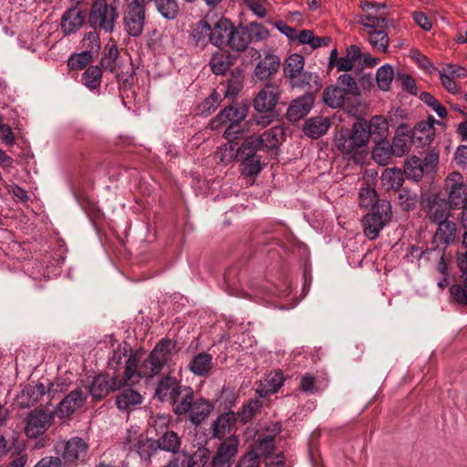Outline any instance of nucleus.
I'll return each mask as SVG.
<instances>
[{"instance_id": "052dcab7", "label": "nucleus", "mask_w": 467, "mask_h": 467, "mask_svg": "<svg viewBox=\"0 0 467 467\" xmlns=\"http://www.w3.org/2000/svg\"><path fill=\"white\" fill-rule=\"evenodd\" d=\"M450 293L457 303L467 306V277L463 278L462 285H453L451 286Z\"/></svg>"}, {"instance_id": "de8ad7c7", "label": "nucleus", "mask_w": 467, "mask_h": 467, "mask_svg": "<svg viewBox=\"0 0 467 467\" xmlns=\"http://www.w3.org/2000/svg\"><path fill=\"white\" fill-rule=\"evenodd\" d=\"M368 40L373 49L380 52L387 53L389 50V37L386 31H372L367 32Z\"/></svg>"}, {"instance_id": "6e6552de", "label": "nucleus", "mask_w": 467, "mask_h": 467, "mask_svg": "<svg viewBox=\"0 0 467 467\" xmlns=\"http://www.w3.org/2000/svg\"><path fill=\"white\" fill-rule=\"evenodd\" d=\"M254 140H243L237 150V155L240 156L242 162V174L245 177L256 176L262 171V158L257 154L259 150L254 146Z\"/></svg>"}, {"instance_id": "b1692460", "label": "nucleus", "mask_w": 467, "mask_h": 467, "mask_svg": "<svg viewBox=\"0 0 467 467\" xmlns=\"http://www.w3.org/2000/svg\"><path fill=\"white\" fill-rule=\"evenodd\" d=\"M189 42L199 50H203L211 43V26L206 20L201 19L193 26Z\"/></svg>"}, {"instance_id": "f704fd0d", "label": "nucleus", "mask_w": 467, "mask_h": 467, "mask_svg": "<svg viewBox=\"0 0 467 467\" xmlns=\"http://www.w3.org/2000/svg\"><path fill=\"white\" fill-rule=\"evenodd\" d=\"M157 447L160 451L176 455L182 447V438L173 431H166L157 439Z\"/></svg>"}, {"instance_id": "864d4df0", "label": "nucleus", "mask_w": 467, "mask_h": 467, "mask_svg": "<svg viewBox=\"0 0 467 467\" xmlns=\"http://www.w3.org/2000/svg\"><path fill=\"white\" fill-rule=\"evenodd\" d=\"M393 77L394 71L393 67L390 65L386 64L384 66H381L377 70L376 74L378 87L384 91L389 90L393 80Z\"/></svg>"}, {"instance_id": "4be33fe9", "label": "nucleus", "mask_w": 467, "mask_h": 467, "mask_svg": "<svg viewBox=\"0 0 467 467\" xmlns=\"http://www.w3.org/2000/svg\"><path fill=\"white\" fill-rule=\"evenodd\" d=\"M284 135V130L281 126H275L265 130L262 135H251L245 138L246 140H254V146L258 150H274L280 143V138Z\"/></svg>"}, {"instance_id": "f8f14e48", "label": "nucleus", "mask_w": 467, "mask_h": 467, "mask_svg": "<svg viewBox=\"0 0 467 467\" xmlns=\"http://www.w3.org/2000/svg\"><path fill=\"white\" fill-rule=\"evenodd\" d=\"M280 65L281 60L274 48L268 47L264 49V58L256 64L254 74L261 81L268 80L278 72Z\"/></svg>"}, {"instance_id": "c03bdc74", "label": "nucleus", "mask_w": 467, "mask_h": 467, "mask_svg": "<svg viewBox=\"0 0 467 467\" xmlns=\"http://www.w3.org/2000/svg\"><path fill=\"white\" fill-rule=\"evenodd\" d=\"M102 70L98 66L88 67L82 74V83L91 90L100 88Z\"/></svg>"}, {"instance_id": "2f4dec72", "label": "nucleus", "mask_w": 467, "mask_h": 467, "mask_svg": "<svg viewBox=\"0 0 467 467\" xmlns=\"http://www.w3.org/2000/svg\"><path fill=\"white\" fill-rule=\"evenodd\" d=\"M330 127V120L327 117L316 116L308 119L304 126V133L314 140L323 136Z\"/></svg>"}, {"instance_id": "13d9d810", "label": "nucleus", "mask_w": 467, "mask_h": 467, "mask_svg": "<svg viewBox=\"0 0 467 467\" xmlns=\"http://www.w3.org/2000/svg\"><path fill=\"white\" fill-rule=\"evenodd\" d=\"M92 57L89 51L74 54L68 58L67 66L71 70H81L91 62Z\"/></svg>"}, {"instance_id": "603ef678", "label": "nucleus", "mask_w": 467, "mask_h": 467, "mask_svg": "<svg viewBox=\"0 0 467 467\" xmlns=\"http://www.w3.org/2000/svg\"><path fill=\"white\" fill-rule=\"evenodd\" d=\"M361 25L366 32L386 31L388 21L385 17L368 14L361 18Z\"/></svg>"}, {"instance_id": "4c0bfd02", "label": "nucleus", "mask_w": 467, "mask_h": 467, "mask_svg": "<svg viewBox=\"0 0 467 467\" xmlns=\"http://www.w3.org/2000/svg\"><path fill=\"white\" fill-rule=\"evenodd\" d=\"M322 99L327 106L337 109L344 106L348 98L337 85H332L324 89Z\"/></svg>"}, {"instance_id": "680f3d73", "label": "nucleus", "mask_w": 467, "mask_h": 467, "mask_svg": "<svg viewBox=\"0 0 467 467\" xmlns=\"http://www.w3.org/2000/svg\"><path fill=\"white\" fill-rule=\"evenodd\" d=\"M261 461L258 457V452L254 450L247 451L240 457L234 467H260Z\"/></svg>"}, {"instance_id": "dca6fc26", "label": "nucleus", "mask_w": 467, "mask_h": 467, "mask_svg": "<svg viewBox=\"0 0 467 467\" xmlns=\"http://www.w3.org/2000/svg\"><path fill=\"white\" fill-rule=\"evenodd\" d=\"M123 20L125 30L130 36H140L145 25V8L128 5Z\"/></svg>"}, {"instance_id": "58836bf2", "label": "nucleus", "mask_w": 467, "mask_h": 467, "mask_svg": "<svg viewBox=\"0 0 467 467\" xmlns=\"http://www.w3.org/2000/svg\"><path fill=\"white\" fill-rule=\"evenodd\" d=\"M209 65L213 74L223 75L232 65L231 57L227 52L217 51L212 56Z\"/></svg>"}, {"instance_id": "20e7f679", "label": "nucleus", "mask_w": 467, "mask_h": 467, "mask_svg": "<svg viewBox=\"0 0 467 467\" xmlns=\"http://www.w3.org/2000/svg\"><path fill=\"white\" fill-rule=\"evenodd\" d=\"M118 16L117 8L107 0H95L89 10L88 23L95 30L112 32Z\"/></svg>"}, {"instance_id": "f03ea898", "label": "nucleus", "mask_w": 467, "mask_h": 467, "mask_svg": "<svg viewBox=\"0 0 467 467\" xmlns=\"http://www.w3.org/2000/svg\"><path fill=\"white\" fill-rule=\"evenodd\" d=\"M176 353V342L169 337L161 338L142 363V372L145 376L153 378L158 375L172 356Z\"/></svg>"}, {"instance_id": "338daca9", "label": "nucleus", "mask_w": 467, "mask_h": 467, "mask_svg": "<svg viewBox=\"0 0 467 467\" xmlns=\"http://www.w3.org/2000/svg\"><path fill=\"white\" fill-rule=\"evenodd\" d=\"M265 381L267 382V385L269 387L268 389L265 390V394L267 392L275 393L278 391V389L283 385V381H284L283 374L280 371H276V372H275L274 375H272V376L270 375L265 379Z\"/></svg>"}, {"instance_id": "774afa93", "label": "nucleus", "mask_w": 467, "mask_h": 467, "mask_svg": "<svg viewBox=\"0 0 467 467\" xmlns=\"http://www.w3.org/2000/svg\"><path fill=\"white\" fill-rule=\"evenodd\" d=\"M265 462L266 467H287L283 452L266 457V459H265Z\"/></svg>"}, {"instance_id": "0e129e2a", "label": "nucleus", "mask_w": 467, "mask_h": 467, "mask_svg": "<svg viewBox=\"0 0 467 467\" xmlns=\"http://www.w3.org/2000/svg\"><path fill=\"white\" fill-rule=\"evenodd\" d=\"M261 407V401L258 400H250L247 404L244 405L243 411L241 413L242 421L247 422L251 420L255 413L260 411Z\"/></svg>"}, {"instance_id": "f3484780", "label": "nucleus", "mask_w": 467, "mask_h": 467, "mask_svg": "<svg viewBox=\"0 0 467 467\" xmlns=\"http://www.w3.org/2000/svg\"><path fill=\"white\" fill-rule=\"evenodd\" d=\"M434 117L429 116L427 120L419 122L414 129L410 131L417 147H425L430 145L435 137Z\"/></svg>"}, {"instance_id": "ddd939ff", "label": "nucleus", "mask_w": 467, "mask_h": 467, "mask_svg": "<svg viewBox=\"0 0 467 467\" xmlns=\"http://www.w3.org/2000/svg\"><path fill=\"white\" fill-rule=\"evenodd\" d=\"M122 387L124 386L118 378L99 374L92 380L89 393L94 400H100L110 391L120 389Z\"/></svg>"}, {"instance_id": "473e14b6", "label": "nucleus", "mask_w": 467, "mask_h": 467, "mask_svg": "<svg viewBox=\"0 0 467 467\" xmlns=\"http://www.w3.org/2000/svg\"><path fill=\"white\" fill-rule=\"evenodd\" d=\"M235 421L236 417L233 411H229L218 416L212 424L213 437L219 440H223L226 438V434L230 433Z\"/></svg>"}, {"instance_id": "cd10ccee", "label": "nucleus", "mask_w": 467, "mask_h": 467, "mask_svg": "<svg viewBox=\"0 0 467 467\" xmlns=\"http://www.w3.org/2000/svg\"><path fill=\"white\" fill-rule=\"evenodd\" d=\"M420 208L426 217L432 223L438 222V190L434 187L425 190L421 193Z\"/></svg>"}, {"instance_id": "c756f323", "label": "nucleus", "mask_w": 467, "mask_h": 467, "mask_svg": "<svg viewBox=\"0 0 467 467\" xmlns=\"http://www.w3.org/2000/svg\"><path fill=\"white\" fill-rule=\"evenodd\" d=\"M142 400L143 397L139 391L128 388L116 396V406L119 410L129 412L140 405Z\"/></svg>"}, {"instance_id": "2eb2a0df", "label": "nucleus", "mask_w": 467, "mask_h": 467, "mask_svg": "<svg viewBox=\"0 0 467 467\" xmlns=\"http://www.w3.org/2000/svg\"><path fill=\"white\" fill-rule=\"evenodd\" d=\"M315 97L312 93H306L303 96L292 100L287 108L285 118L290 122H296L305 118L313 108Z\"/></svg>"}, {"instance_id": "412c9836", "label": "nucleus", "mask_w": 467, "mask_h": 467, "mask_svg": "<svg viewBox=\"0 0 467 467\" xmlns=\"http://www.w3.org/2000/svg\"><path fill=\"white\" fill-rule=\"evenodd\" d=\"M234 23L226 18L221 17L213 26H211V43L220 49L227 47L228 39L233 34Z\"/></svg>"}, {"instance_id": "3c124183", "label": "nucleus", "mask_w": 467, "mask_h": 467, "mask_svg": "<svg viewBox=\"0 0 467 467\" xmlns=\"http://www.w3.org/2000/svg\"><path fill=\"white\" fill-rule=\"evenodd\" d=\"M316 78H317V75L312 74L308 71H300L299 73L293 74L291 77H288L289 85L293 88L303 89L307 87H311V82H316Z\"/></svg>"}, {"instance_id": "e2e57ef3", "label": "nucleus", "mask_w": 467, "mask_h": 467, "mask_svg": "<svg viewBox=\"0 0 467 467\" xmlns=\"http://www.w3.org/2000/svg\"><path fill=\"white\" fill-rule=\"evenodd\" d=\"M82 47L90 54L98 51L100 47L99 34L96 31L87 33L82 39Z\"/></svg>"}, {"instance_id": "0eeeda50", "label": "nucleus", "mask_w": 467, "mask_h": 467, "mask_svg": "<svg viewBox=\"0 0 467 467\" xmlns=\"http://www.w3.org/2000/svg\"><path fill=\"white\" fill-rule=\"evenodd\" d=\"M239 439L235 435L224 438L211 454L210 467H231L239 451Z\"/></svg>"}, {"instance_id": "7c9ffc66", "label": "nucleus", "mask_w": 467, "mask_h": 467, "mask_svg": "<svg viewBox=\"0 0 467 467\" xmlns=\"http://www.w3.org/2000/svg\"><path fill=\"white\" fill-rule=\"evenodd\" d=\"M139 361L140 359L136 355H130L126 360L123 377L119 379L123 386L138 383L141 378H150L143 374L142 366L138 370Z\"/></svg>"}, {"instance_id": "e433bc0d", "label": "nucleus", "mask_w": 467, "mask_h": 467, "mask_svg": "<svg viewBox=\"0 0 467 467\" xmlns=\"http://www.w3.org/2000/svg\"><path fill=\"white\" fill-rule=\"evenodd\" d=\"M411 144H414V140L410 132L405 128L400 127L393 138L392 144L390 146L394 155L401 157L410 150Z\"/></svg>"}, {"instance_id": "c9c22d12", "label": "nucleus", "mask_w": 467, "mask_h": 467, "mask_svg": "<svg viewBox=\"0 0 467 467\" xmlns=\"http://www.w3.org/2000/svg\"><path fill=\"white\" fill-rule=\"evenodd\" d=\"M251 45V39L248 37V34L244 26H234L233 34L228 39L227 47L234 52L244 53L248 49V46Z\"/></svg>"}, {"instance_id": "09e8293b", "label": "nucleus", "mask_w": 467, "mask_h": 467, "mask_svg": "<svg viewBox=\"0 0 467 467\" xmlns=\"http://www.w3.org/2000/svg\"><path fill=\"white\" fill-rule=\"evenodd\" d=\"M337 86L343 93L348 98L360 96V88L357 81L349 74H342L337 78Z\"/></svg>"}, {"instance_id": "a211bd4d", "label": "nucleus", "mask_w": 467, "mask_h": 467, "mask_svg": "<svg viewBox=\"0 0 467 467\" xmlns=\"http://www.w3.org/2000/svg\"><path fill=\"white\" fill-rule=\"evenodd\" d=\"M183 385L176 377L163 375L157 383L155 396L161 402H171Z\"/></svg>"}, {"instance_id": "4468645a", "label": "nucleus", "mask_w": 467, "mask_h": 467, "mask_svg": "<svg viewBox=\"0 0 467 467\" xmlns=\"http://www.w3.org/2000/svg\"><path fill=\"white\" fill-rule=\"evenodd\" d=\"M466 77L467 70L459 65L447 64L440 71L442 86L452 94H457L461 89L457 80Z\"/></svg>"}, {"instance_id": "393cba45", "label": "nucleus", "mask_w": 467, "mask_h": 467, "mask_svg": "<svg viewBox=\"0 0 467 467\" xmlns=\"http://www.w3.org/2000/svg\"><path fill=\"white\" fill-rule=\"evenodd\" d=\"M85 22V15L78 7L67 9L61 17V30L66 35L75 34Z\"/></svg>"}, {"instance_id": "9d476101", "label": "nucleus", "mask_w": 467, "mask_h": 467, "mask_svg": "<svg viewBox=\"0 0 467 467\" xmlns=\"http://www.w3.org/2000/svg\"><path fill=\"white\" fill-rule=\"evenodd\" d=\"M281 96V88L275 82H269L257 93L253 106L256 112H274Z\"/></svg>"}, {"instance_id": "a19ab883", "label": "nucleus", "mask_w": 467, "mask_h": 467, "mask_svg": "<svg viewBox=\"0 0 467 467\" xmlns=\"http://www.w3.org/2000/svg\"><path fill=\"white\" fill-rule=\"evenodd\" d=\"M157 11L166 20H174L180 13L178 0H154Z\"/></svg>"}, {"instance_id": "423d86ee", "label": "nucleus", "mask_w": 467, "mask_h": 467, "mask_svg": "<svg viewBox=\"0 0 467 467\" xmlns=\"http://www.w3.org/2000/svg\"><path fill=\"white\" fill-rule=\"evenodd\" d=\"M55 412L48 411L42 406L31 410L25 419L24 432L29 439H36L44 434L53 424Z\"/></svg>"}, {"instance_id": "a878e982", "label": "nucleus", "mask_w": 467, "mask_h": 467, "mask_svg": "<svg viewBox=\"0 0 467 467\" xmlns=\"http://www.w3.org/2000/svg\"><path fill=\"white\" fill-rule=\"evenodd\" d=\"M85 400V395L81 389H74L60 401L57 413L59 414V417L68 416L81 408Z\"/></svg>"}, {"instance_id": "6ab92c4d", "label": "nucleus", "mask_w": 467, "mask_h": 467, "mask_svg": "<svg viewBox=\"0 0 467 467\" xmlns=\"http://www.w3.org/2000/svg\"><path fill=\"white\" fill-rule=\"evenodd\" d=\"M247 109L244 107H225L214 119L210 122L212 130H217L227 123H240L246 116Z\"/></svg>"}, {"instance_id": "ea45409f", "label": "nucleus", "mask_w": 467, "mask_h": 467, "mask_svg": "<svg viewBox=\"0 0 467 467\" xmlns=\"http://www.w3.org/2000/svg\"><path fill=\"white\" fill-rule=\"evenodd\" d=\"M119 52L116 43L108 44L105 47V54L100 60L102 68L109 70L111 73L117 72L119 67Z\"/></svg>"}, {"instance_id": "aec40b11", "label": "nucleus", "mask_w": 467, "mask_h": 467, "mask_svg": "<svg viewBox=\"0 0 467 467\" xmlns=\"http://www.w3.org/2000/svg\"><path fill=\"white\" fill-rule=\"evenodd\" d=\"M46 393V386L38 381H31L24 385L18 395L20 408H30L38 402Z\"/></svg>"}, {"instance_id": "7ed1b4c3", "label": "nucleus", "mask_w": 467, "mask_h": 467, "mask_svg": "<svg viewBox=\"0 0 467 467\" xmlns=\"http://www.w3.org/2000/svg\"><path fill=\"white\" fill-rule=\"evenodd\" d=\"M56 448L64 465L74 467L85 462L89 444L85 439L76 436L58 441Z\"/></svg>"}, {"instance_id": "c85d7f7f", "label": "nucleus", "mask_w": 467, "mask_h": 467, "mask_svg": "<svg viewBox=\"0 0 467 467\" xmlns=\"http://www.w3.org/2000/svg\"><path fill=\"white\" fill-rule=\"evenodd\" d=\"M194 399V391L190 386L183 385L176 397L171 400L172 410L177 416H184L189 412L192 401Z\"/></svg>"}, {"instance_id": "69168bd1", "label": "nucleus", "mask_w": 467, "mask_h": 467, "mask_svg": "<svg viewBox=\"0 0 467 467\" xmlns=\"http://www.w3.org/2000/svg\"><path fill=\"white\" fill-rule=\"evenodd\" d=\"M142 437V434L139 433L136 430H127L126 435L123 439V444L125 449L129 451H136L139 442Z\"/></svg>"}, {"instance_id": "f257e3e1", "label": "nucleus", "mask_w": 467, "mask_h": 467, "mask_svg": "<svg viewBox=\"0 0 467 467\" xmlns=\"http://www.w3.org/2000/svg\"><path fill=\"white\" fill-rule=\"evenodd\" d=\"M335 146L345 157L356 163L364 161L368 153L365 122L355 121L351 129H342L334 137Z\"/></svg>"}, {"instance_id": "5fc2aeb1", "label": "nucleus", "mask_w": 467, "mask_h": 467, "mask_svg": "<svg viewBox=\"0 0 467 467\" xmlns=\"http://www.w3.org/2000/svg\"><path fill=\"white\" fill-rule=\"evenodd\" d=\"M305 58L299 54L290 55L285 61L284 76L285 78L291 77L293 74L299 73L304 70Z\"/></svg>"}, {"instance_id": "bb28decb", "label": "nucleus", "mask_w": 467, "mask_h": 467, "mask_svg": "<svg viewBox=\"0 0 467 467\" xmlns=\"http://www.w3.org/2000/svg\"><path fill=\"white\" fill-rule=\"evenodd\" d=\"M187 415L190 421L195 426L200 425L213 410L212 402L203 398L193 399Z\"/></svg>"}, {"instance_id": "1a4fd4ad", "label": "nucleus", "mask_w": 467, "mask_h": 467, "mask_svg": "<svg viewBox=\"0 0 467 467\" xmlns=\"http://www.w3.org/2000/svg\"><path fill=\"white\" fill-rule=\"evenodd\" d=\"M437 167L438 153L432 150L425 156L423 161L416 156L407 161L403 174H405L408 179L419 181L422 178L423 174L428 175L429 173L436 172Z\"/></svg>"}, {"instance_id": "4d7b16f0", "label": "nucleus", "mask_w": 467, "mask_h": 467, "mask_svg": "<svg viewBox=\"0 0 467 467\" xmlns=\"http://www.w3.org/2000/svg\"><path fill=\"white\" fill-rule=\"evenodd\" d=\"M382 200H378L377 192L374 189L366 187L361 188L358 193V202L360 207L363 208H372V211L374 210V207L380 202Z\"/></svg>"}, {"instance_id": "79ce46f5", "label": "nucleus", "mask_w": 467, "mask_h": 467, "mask_svg": "<svg viewBox=\"0 0 467 467\" xmlns=\"http://www.w3.org/2000/svg\"><path fill=\"white\" fill-rule=\"evenodd\" d=\"M183 455L188 456L187 467H210L211 451L207 447H199L189 455L184 451Z\"/></svg>"}, {"instance_id": "bf43d9fd", "label": "nucleus", "mask_w": 467, "mask_h": 467, "mask_svg": "<svg viewBox=\"0 0 467 467\" xmlns=\"http://www.w3.org/2000/svg\"><path fill=\"white\" fill-rule=\"evenodd\" d=\"M440 242L450 244L454 240L456 224L448 220H440Z\"/></svg>"}, {"instance_id": "5701e85b", "label": "nucleus", "mask_w": 467, "mask_h": 467, "mask_svg": "<svg viewBox=\"0 0 467 467\" xmlns=\"http://www.w3.org/2000/svg\"><path fill=\"white\" fill-rule=\"evenodd\" d=\"M358 122H365V130L368 135V140L372 137L375 141L384 140L389 135V122L386 118L380 115L373 116L369 121L364 119H358Z\"/></svg>"}, {"instance_id": "49530a36", "label": "nucleus", "mask_w": 467, "mask_h": 467, "mask_svg": "<svg viewBox=\"0 0 467 467\" xmlns=\"http://www.w3.org/2000/svg\"><path fill=\"white\" fill-rule=\"evenodd\" d=\"M375 142L377 144L372 150V158L379 165L385 166L389 163V161L391 159L392 155H394V152H392V148L388 142H385L384 140Z\"/></svg>"}, {"instance_id": "72a5a7b5", "label": "nucleus", "mask_w": 467, "mask_h": 467, "mask_svg": "<svg viewBox=\"0 0 467 467\" xmlns=\"http://www.w3.org/2000/svg\"><path fill=\"white\" fill-rule=\"evenodd\" d=\"M188 368L196 376L207 377L213 368V356L207 352H201L192 358Z\"/></svg>"}, {"instance_id": "6e6d98bb", "label": "nucleus", "mask_w": 467, "mask_h": 467, "mask_svg": "<svg viewBox=\"0 0 467 467\" xmlns=\"http://www.w3.org/2000/svg\"><path fill=\"white\" fill-rule=\"evenodd\" d=\"M138 442L139 445L136 452H138L141 458L150 459L159 451V448L157 447V440L149 439L142 435L140 441Z\"/></svg>"}, {"instance_id": "39448f33", "label": "nucleus", "mask_w": 467, "mask_h": 467, "mask_svg": "<svg viewBox=\"0 0 467 467\" xmlns=\"http://www.w3.org/2000/svg\"><path fill=\"white\" fill-rule=\"evenodd\" d=\"M390 218L391 205L389 202L383 200L374 207L372 213L363 217L362 223L365 235L369 240H375L379 232L390 221Z\"/></svg>"}, {"instance_id": "37998d69", "label": "nucleus", "mask_w": 467, "mask_h": 467, "mask_svg": "<svg viewBox=\"0 0 467 467\" xmlns=\"http://www.w3.org/2000/svg\"><path fill=\"white\" fill-rule=\"evenodd\" d=\"M248 37L251 39V44L264 42L270 37V31L268 28L259 22H250L244 26Z\"/></svg>"}, {"instance_id": "8fccbe9b", "label": "nucleus", "mask_w": 467, "mask_h": 467, "mask_svg": "<svg viewBox=\"0 0 467 467\" xmlns=\"http://www.w3.org/2000/svg\"><path fill=\"white\" fill-rule=\"evenodd\" d=\"M275 449L274 436L267 435L264 438L258 439L251 450L258 452L259 458L260 456H264L265 459H266V457H270L275 454Z\"/></svg>"}, {"instance_id": "9b49d317", "label": "nucleus", "mask_w": 467, "mask_h": 467, "mask_svg": "<svg viewBox=\"0 0 467 467\" xmlns=\"http://www.w3.org/2000/svg\"><path fill=\"white\" fill-rule=\"evenodd\" d=\"M445 189L451 206L462 205L466 201L467 186L464 184L463 177L460 172L453 171L447 176Z\"/></svg>"}, {"instance_id": "a18cd8bd", "label": "nucleus", "mask_w": 467, "mask_h": 467, "mask_svg": "<svg viewBox=\"0 0 467 467\" xmlns=\"http://www.w3.org/2000/svg\"><path fill=\"white\" fill-rule=\"evenodd\" d=\"M403 175L400 169H385L381 179L388 189L399 191L404 182Z\"/></svg>"}]
</instances>
